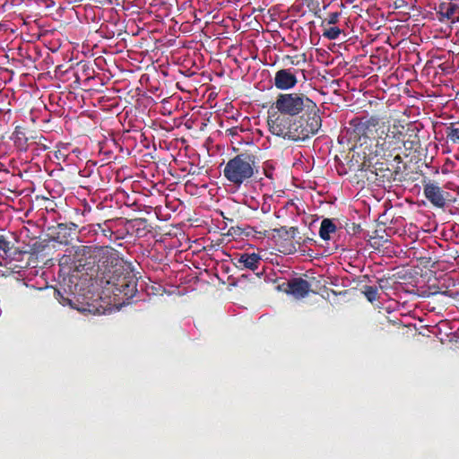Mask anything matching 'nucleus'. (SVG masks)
<instances>
[{
    "instance_id": "1",
    "label": "nucleus",
    "mask_w": 459,
    "mask_h": 459,
    "mask_svg": "<svg viewBox=\"0 0 459 459\" xmlns=\"http://www.w3.org/2000/svg\"><path fill=\"white\" fill-rule=\"evenodd\" d=\"M269 131L279 137L294 142L305 141L316 134L322 126L320 110L316 106L305 113L286 117L281 115H270L267 119Z\"/></svg>"
},
{
    "instance_id": "2",
    "label": "nucleus",
    "mask_w": 459,
    "mask_h": 459,
    "mask_svg": "<svg viewBox=\"0 0 459 459\" xmlns=\"http://www.w3.org/2000/svg\"><path fill=\"white\" fill-rule=\"evenodd\" d=\"M259 159L248 151L230 159L224 166L223 176L230 185L240 187L249 183L259 172Z\"/></svg>"
},
{
    "instance_id": "3",
    "label": "nucleus",
    "mask_w": 459,
    "mask_h": 459,
    "mask_svg": "<svg viewBox=\"0 0 459 459\" xmlns=\"http://www.w3.org/2000/svg\"><path fill=\"white\" fill-rule=\"evenodd\" d=\"M104 288L123 302L133 299L137 292V278L129 265L124 264L108 270L100 279Z\"/></svg>"
},
{
    "instance_id": "4",
    "label": "nucleus",
    "mask_w": 459,
    "mask_h": 459,
    "mask_svg": "<svg viewBox=\"0 0 459 459\" xmlns=\"http://www.w3.org/2000/svg\"><path fill=\"white\" fill-rule=\"evenodd\" d=\"M386 129L383 134H379L377 139L375 151L373 152L375 157H380L382 160L396 162V167H394V170L396 173L401 171L400 164L403 162V159L400 153H395L396 151L402 149L404 144V134L397 126H391L386 122ZM372 152L369 153L371 155Z\"/></svg>"
},
{
    "instance_id": "5",
    "label": "nucleus",
    "mask_w": 459,
    "mask_h": 459,
    "mask_svg": "<svg viewBox=\"0 0 459 459\" xmlns=\"http://www.w3.org/2000/svg\"><path fill=\"white\" fill-rule=\"evenodd\" d=\"M273 106L277 109V113L273 115L293 118L300 113H305L310 108L313 109L316 103L304 93L291 92L280 93Z\"/></svg>"
},
{
    "instance_id": "6",
    "label": "nucleus",
    "mask_w": 459,
    "mask_h": 459,
    "mask_svg": "<svg viewBox=\"0 0 459 459\" xmlns=\"http://www.w3.org/2000/svg\"><path fill=\"white\" fill-rule=\"evenodd\" d=\"M386 122L378 116L354 117L349 122L347 133L355 141L364 139L377 142L379 134L386 129Z\"/></svg>"
},
{
    "instance_id": "7",
    "label": "nucleus",
    "mask_w": 459,
    "mask_h": 459,
    "mask_svg": "<svg viewBox=\"0 0 459 459\" xmlns=\"http://www.w3.org/2000/svg\"><path fill=\"white\" fill-rule=\"evenodd\" d=\"M95 257H97V269L96 271L99 273L103 269L102 275H107L108 270H114L115 267L122 264L123 263L119 261L118 254L117 250L113 247L104 246L98 247Z\"/></svg>"
},
{
    "instance_id": "8",
    "label": "nucleus",
    "mask_w": 459,
    "mask_h": 459,
    "mask_svg": "<svg viewBox=\"0 0 459 459\" xmlns=\"http://www.w3.org/2000/svg\"><path fill=\"white\" fill-rule=\"evenodd\" d=\"M299 69L282 68L278 70L273 78V85L280 91H289L293 89L299 82L297 74Z\"/></svg>"
},
{
    "instance_id": "9",
    "label": "nucleus",
    "mask_w": 459,
    "mask_h": 459,
    "mask_svg": "<svg viewBox=\"0 0 459 459\" xmlns=\"http://www.w3.org/2000/svg\"><path fill=\"white\" fill-rule=\"evenodd\" d=\"M98 246H80L75 250V258L78 267H82L85 271H92L97 265L96 253Z\"/></svg>"
},
{
    "instance_id": "10",
    "label": "nucleus",
    "mask_w": 459,
    "mask_h": 459,
    "mask_svg": "<svg viewBox=\"0 0 459 459\" xmlns=\"http://www.w3.org/2000/svg\"><path fill=\"white\" fill-rule=\"evenodd\" d=\"M423 194L428 201L437 208H444L449 196L448 192L430 181L423 185Z\"/></svg>"
},
{
    "instance_id": "11",
    "label": "nucleus",
    "mask_w": 459,
    "mask_h": 459,
    "mask_svg": "<svg viewBox=\"0 0 459 459\" xmlns=\"http://www.w3.org/2000/svg\"><path fill=\"white\" fill-rule=\"evenodd\" d=\"M438 21L444 22L450 21L455 23L459 22V6L453 2H442L436 7Z\"/></svg>"
},
{
    "instance_id": "12",
    "label": "nucleus",
    "mask_w": 459,
    "mask_h": 459,
    "mask_svg": "<svg viewBox=\"0 0 459 459\" xmlns=\"http://www.w3.org/2000/svg\"><path fill=\"white\" fill-rule=\"evenodd\" d=\"M261 262V256L256 253L237 254L233 259L234 265L239 270L249 269L255 271L258 269Z\"/></svg>"
},
{
    "instance_id": "13",
    "label": "nucleus",
    "mask_w": 459,
    "mask_h": 459,
    "mask_svg": "<svg viewBox=\"0 0 459 459\" xmlns=\"http://www.w3.org/2000/svg\"><path fill=\"white\" fill-rule=\"evenodd\" d=\"M77 230L78 225L74 222L58 223L54 230L53 238L60 244L67 245Z\"/></svg>"
},
{
    "instance_id": "14",
    "label": "nucleus",
    "mask_w": 459,
    "mask_h": 459,
    "mask_svg": "<svg viewBox=\"0 0 459 459\" xmlns=\"http://www.w3.org/2000/svg\"><path fill=\"white\" fill-rule=\"evenodd\" d=\"M111 221L107 220L103 223L90 224L82 227L79 232L82 235L86 233H93L97 237H102L108 240H111L114 231L110 226Z\"/></svg>"
},
{
    "instance_id": "15",
    "label": "nucleus",
    "mask_w": 459,
    "mask_h": 459,
    "mask_svg": "<svg viewBox=\"0 0 459 459\" xmlns=\"http://www.w3.org/2000/svg\"><path fill=\"white\" fill-rule=\"evenodd\" d=\"M310 283L302 278H294L288 282L287 292L295 298L301 299L306 297L310 291Z\"/></svg>"
},
{
    "instance_id": "16",
    "label": "nucleus",
    "mask_w": 459,
    "mask_h": 459,
    "mask_svg": "<svg viewBox=\"0 0 459 459\" xmlns=\"http://www.w3.org/2000/svg\"><path fill=\"white\" fill-rule=\"evenodd\" d=\"M11 139L13 142L14 146L20 152H26L28 150V137L24 132V128L22 126H16L13 133L12 134Z\"/></svg>"
},
{
    "instance_id": "17",
    "label": "nucleus",
    "mask_w": 459,
    "mask_h": 459,
    "mask_svg": "<svg viewBox=\"0 0 459 459\" xmlns=\"http://www.w3.org/2000/svg\"><path fill=\"white\" fill-rule=\"evenodd\" d=\"M337 228L330 219H324L319 229V236L324 240L330 239V234L334 233Z\"/></svg>"
},
{
    "instance_id": "18",
    "label": "nucleus",
    "mask_w": 459,
    "mask_h": 459,
    "mask_svg": "<svg viewBox=\"0 0 459 459\" xmlns=\"http://www.w3.org/2000/svg\"><path fill=\"white\" fill-rule=\"evenodd\" d=\"M273 231L275 232L281 238L284 240H290L295 238L299 230L297 227L287 228L286 226H281L280 228L273 229Z\"/></svg>"
},
{
    "instance_id": "19",
    "label": "nucleus",
    "mask_w": 459,
    "mask_h": 459,
    "mask_svg": "<svg viewBox=\"0 0 459 459\" xmlns=\"http://www.w3.org/2000/svg\"><path fill=\"white\" fill-rule=\"evenodd\" d=\"M341 33L342 30L338 27H323V37L330 40L338 39Z\"/></svg>"
},
{
    "instance_id": "20",
    "label": "nucleus",
    "mask_w": 459,
    "mask_h": 459,
    "mask_svg": "<svg viewBox=\"0 0 459 459\" xmlns=\"http://www.w3.org/2000/svg\"><path fill=\"white\" fill-rule=\"evenodd\" d=\"M362 292L367 298V299L371 303H373L378 299V290L377 288L375 286L366 285L364 286Z\"/></svg>"
},
{
    "instance_id": "21",
    "label": "nucleus",
    "mask_w": 459,
    "mask_h": 459,
    "mask_svg": "<svg viewBox=\"0 0 459 459\" xmlns=\"http://www.w3.org/2000/svg\"><path fill=\"white\" fill-rule=\"evenodd\" d=\"M446 135L453 143H459V128L454 127L453 124L446 127Z\"/></svg>"
},
{
    "instance_id": "22",
    "label": "nucleus",
    "mask_w": 459,
    "mask_h": 459,
    "mask_svg": "<svg viewBox=\"0 0 459 459\" xmlns=\"http://www.w3.org/2000/svg\"><path fill=\"white\" fill-rule=\"evenodd\" d=\"M385 161H377L376 162V166H377L376 168V169H379V170H389V171H392V173H394V174H397L394 170V167H396V163L394 164L392 161V159H390L389 161H386L385 160H384Z\"/></svg>"
},
{
    "instance_id": "23",
    "label": "nucleus",
    "mask_w": 459,
    "mask_h": 459,
    "mask_svg": "<svg viewBox=\"0 0 459 459\" xmlns=\"http://www.w3.org/2000/svg\"><path fill=\"white\" fill-rule=\"evenodd\" d=\"M12 247V243L4 235H0V251H3L7 255Z\"/></svg>"
},
{
    "instance_id": "24",
    "label": "nucleus",
    "mask_w": 459,
    "mask_h": 459,
    "mask_svg": "<svg viewBox=\"0 0 459 459\" xmlns=\"http://www.w3.org/2000/svg\"><path fill=\"white\" fill-rule=\"evenodd\" d=\"M340 15L341 14L338 12L330 13L328 17L322 22L321 26L325 27V23L327 25L336 24L339 21Z\"/></svg>"
},
{
    "instance_id": "25",
    "label": "nucleus",
    "mask_w": 459,
    "mask_h": 459,
    "mask_svg": "<svg viewBox=\"0 0 459 459\" xmlns=\"http://www.w3.org/2000/svg\"><path fill=\"white\" fill-rule=\"evenodd\" d=\"M264 174L266 178L273 179V167L269 163L265 162L264 166Z\"/></svg>"
},
{
    "instance_id": "26",
    "label": "nucleus",
    "mask_w": 459,
    "mask_h": 459,
    "mask_svg": "<svg viewBox=\"0 0 459 459\" xmlns=\"http://www.w3.org/2000/svg\"><path fill=\"white\" fill-rule=\"evenodd\" d=\"M299 56H285L284 59L289 60V63L292 65H299L300 64V60L299 59Z\"/></svg>"
},
{
    "instance_id": "27",
    "label": "nucleus",
    "mask_w": 459,
    "mask_h": 459,
    "mask_svg": "<svg viewBox=\"0 0 459 459\" xmlns=\"http://www.w3.org/2000/svg\"><path fill=\"white\" fill-rule=\"evenodd\" d=\"M307 2V6L309 10L314 11L318 9V3L314 0H305Z\"/></svg>"
},
{
    "instance_id": "28",
    "label": "nucleus",
    "mask_w": 459,
    "mask_h": 459,
    "mask_svg": "<svg viewBox=\"0 0 459 459\" xmlns=\"http://www.w3.org/2000/svg\"><path fill=\"white\" fill-rule=\"evenodd\" d=\"M230 135H237L238 134V127H231L230 129H228L226 131Z\"/></svg>"
},
{
    "instance_id": "29",
    "label": "nucleus",
    "mask_w": 459,
    "mask_h": 459,
    "mask_svg": "<svg viewBox=\"0 0 459 459\" xmlns=\"http://www.w3.org/2000/svg\"><path fill=\"white\" fill-rule=\"evenodd\" d=\"M42 247H43V246H41V244L35 243V244L32 246L33 253L39 252V251H40V248H42Z\"/></svg>"
},
{
    "instance_id": "30",
    "label": "nucleus",
    "mask_w": 459,
    "mask_h": 459,
    "mask_svg": "<svg viewBox=\"0 0 459 459\" xmlns=\"http://www.w3.org/2000/svg\"><path fill=\"white\" fill-rule=\"evenodd\" d=\"M135 222L138 223L139 225H143L147 222V220L144 218H139L135 220Z\"/></svg>"
},
{
    "instance_id": "31",
    "label": "nucleus",
    "mask_w": 459,
    "mask_h": 459,
    "mask_svg": "<svg viewBox=\"0 0 459 459\" xmlns=\"http://www.w3.org/2000/svg\"><path fill=\"white\" fill-rule=\"evenodd\" d=\"M300 57H301V61H302V63H306V55H305V54H302V55L300 56Z\"/></svg>"
},
{
    "instance_id": "32",
    "label": "nucleus",
    "mask_w": 459,
    "mask_h": 459,
    "mask_svg": "<svg viewBox=\"0 0 459 459\" xmlns=\"http://www.w3.org/2000/svg\"><path fill=\"white\" fill-rule=\"evenodd\" d=\"M256 232L258 233V231H256ZM266 233H267V231H266V230H264V231H263V232H262V231H259V234H261V235H263V236H264V237L267 235Z\"/></svg>"
},
{
    "instance_id": "33",
    "label": "nucleus",
    "mask_w": 459,
    "mask_h": 459,
    "mask_svg": "<svg viewBox=\"0 0 459 459\" xmlns=\"http://www.w3.org/2000/svg\"><path fill=\"white\" fill-rule=\"evenodd\" d=\"M376 237H378V238H381V239H383V238H384V236H382V235H376V236H374L373 238H376Z\"/></svg>"
}]
</instances>
